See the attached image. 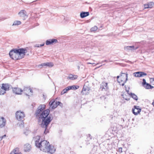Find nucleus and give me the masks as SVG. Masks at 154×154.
<instances>
[{
	"instance_id": "obj_1",
	"label": "nucleus",
	"mask_w": 154,
	"mask_h": 154,
	"mask_svg": "<svg viewBox=\"0 0 154 154\" xmlns=\"http://www.w3.org/2000/svg\"><path fill=\"white\" fill-rule=\"evenodd\" d=\"M45 105H42L39 106L36 111L35 115L38 119V124L42 128H45L44 133L48 132V127L52 119V118L49 115L50 110L48 109L44 110Z\"/></svg>"
},
{
	"instance_id": "obj_2",
	"label": "nucleus",
	"mask_w": 154,
	"mask_h": 154,
	"mask_svg": "<svg viewBox=\"0 0 154 154\" xmlns=\"http://www.w3.org/2000/svg\"><path fill=\"white\" fill-rule=\"evenodd\" d=\"M40 150L45 152H49L51 154L54 152L55 149L53 146H51L48 142L46 140H43L41 143L40 146Z\"/></svg>"
},
{
	"instance_id": "obj_3",
	"label": "nucleus",
	"mask_w": 154,
	"mask_h": 154,
	"mask_svg": "<svg viewBox=\"0 0 154 154\" xmlns=\"http://www.w3.org/2000/svg\"><path fill=\"white\" fill-rule=\"evenodd\" d=\"M128 75L125 73H122L120 76H117V81L122 86L124 85L125 83L128 80Z\"/></svg>"
},
{
	"instance_id": "obj_4",
	"label": "nucleus",
	"mask_w": 154,
	"mask_h": 154,
	"mask_svg": "<svg viewBox=\"0 0 154 154\" xmlns=\"http://www.w3.org/2000/svg\"><path fill=\"white\" fill-rule=\"evenodd\" d=\"M15 51L17 55V57L18 60L20 59L23 58L25 54L27 52V50L23 48L15 49Z\"/></svg>"
},
{
	"instance_id": "obj_5",
	"label": "nucleus",
	"mask_w": 154,
	"mask_h": 154,
	"mask_svg": "<svg viewBox=\"0 0 154 154\" xmlns=\"http://www.w3.org/2000/svg\"><path fill=\"white\" fill-rule=\"evenodd\" d=\"M10 86L7 84H2L0 85V95H4L7 91L9 90Z\"/></svg>"
},
{
	"instance_id": "obj_6",
	"label": "nucleus",
	"mask_w": 154,
	"mask_h": 154,
	"mask_svg": "<svg viewBox=\"0 0 154 154\" xmlns=\"http://www.w3.org/2000/svg\"><path fill=\"white\" fill-rule=\"evenodd\" d=\"M15 116L17 120L20 121L23 119L25 117V115L23 112L18 111L16 112Z\"/></svg>"
},
{
	"instance_id": "obj_7",
	"label": "nucleus",
	"mask_w": 154,
	"mask_h": 154,
	"mask_svg": "<svg viewBox=\"0 0 154 154\" xmlns=\"http://www.w3.org/2000/svg\"><path fill=\"white\" fill-rule=\"evenodd\" d=\"M23 92L27 96H30L32 95V91L29 87H24L23 90Z\"/></svg>"
},
{
	"instance_id": "obj_8",
	"label": "nucleus",
	"mask_w": 154,
	"mask_h": 154,
	"mask_svg": "<svg viewBox=\"0 0 154 154\" xmlns=\"http://www.w3.org/2000/svg\"><path fill=\"white\" fill-rule=\"evenodd\" d=\"M9 54L10 57L13 60H18L17 57V55L16 52L15 51V49L14 48L11 50L10 51Z\"/></svg>"
},
{
	"instance_id": "obj_9",
	"label": "nucleus",
	"mask_w": 154,
	"mask_h": 154,
	"mask_svg": "<svg viewBox=\"0 0 154 154\" xmlns=\"http://www.w3.org/2000/svg\"><path fill=\"white\" fill-rule=\"evenodd\" d=\"M141 109L139 106H134L132 109L133 113L135 115H137L139 114L141 111Z\"/></svg>"
},
{
	"instance_id": "obj_10",
	"label": "nucleus",
	"mask_w": 154,
	"mask_h": 154,
	"mask_svg": "<svg viewBox=\"0 0 154 154\" xmlns=\"http://www.w3.org/2000/svg\"><path fill=\"white\" fill-rule=\"evenodd\" d=\"M19 16L23 18V20H25L28 17L27 13L25 10H22L18 13Z\"/></svg>"
},
{
	"instance_id": "obj_11",
	"label": "nucleus",
	"mask_w": 154,
	"mask_h": 154,
	"mask_svg": "<svg viewBox=\"0 0 154 154\" xmlns=\"http://www.w3.org/2000/svg\"><path fill=\"white\" fill-rule=\"evenodd\" d=\"M109 89L108 83L105 82H103L101 84L100 89L102 91H106Z\"/></svg>"
},
{
	"instance_id": "obj_12",
	"label": "nucleus",
	"mask_w": 154,
	"mask_h": 154,
	"mask_svg": "<svg viewBox=\"0 0 154 154\" xmlns=\"http://www.w3.org/2000/svg\"><path fill=\"white\" fill-rule=\"evenodd\" d=\"M34 140L36 146L37 147L40 146L41 143L42 141V140H40V137L39 136H36L34 138Z\"/></svg>"
},
{
	"instance_id": "obj_13",
	"label": "nucleus",
	"mask_w": 154,
	"mask_h": 154,
	"mask_svg": "<svg viewBox=\"0 0 154 154\" xmlns=\"http://www.w3.org/2000/svg\"><path fill=\"white\" fill-rule=\"evenodd\" d=\"M133 75L136 77H140L146 75L147 74L143 72H139L134 73Z\"/></svg>"
},
{
	"instance_id": "obj_14",
	"label": "nucleus",
	"mask_w": 154,
	"mask_h": 154,
	"mask_svg": "<svg viewBox=\"0 0 154 154\" xmlns=\"http://www.w3.org/2000/svg\"><path fill=\"white\" fill-rule=\"evenodd\" d=\"M57 42V39H50L47 40L46 42V45H50L53 44H55Z\"/></svg>"
},
{
	"instance_id": "obj_15",
	"label": "nucleus",
	"mask_w": 154,
	"mask_h": 154,
	"mask_svg": "<svg viewBox=\"0 0 154 154\" xmlns=\"http://www.w3.org/2000/svg\"><path fill=\"white\" fill-rule=\"evenodd\" d=\"M13 91L14 93L16 94H20L23 91L20 88H13Z\"/></svg>"
},
{
	"instance_id": "obj_16",
	"label": "nucleus",
	"mask_w": 154,
	"mask_h": 154,
	"mask_svg": "<svg viewBox=\"0 0 154 154\" xmlns=\"http://www.w3.org/2000/svg\"><path fill=\"white\" fill-rule=\"evenodd\" d=\"M6 123V120L3 117H0V128H2L4 127Z\"/></svg>"
},
{
	"instance_id": "obj_17",
	"label": "nucleus",
	"mask_w": 154,
	"mask_h": 154,
	"mask_svg": "<svg viewBox=\"0 0 154 154\" xmlns=\"http://www.w3.org/2000/svg\"><path fill=\"white\" fill-rule=\"evenodd\" d=\"M31 149V146L29 143H26L24 145V150L26 152L29 151Z\"/></svg>"
},
{
	"instance_id": "obj_18",
	"label": "nucleus",
	"mask_w": 154,
	"mask_h": 154,
	"mask_svg": "<svg viewBox=\"0 0 154 154\" xmlns=\"http://www.w3.org/2000/svg\"><path fill=\"white\" fill-rule=\"evenodd\" d=\"M48 66L49 67H51L53 66L54 64L53 63L51 62H49L47 63H43L38 65V67H40L41 66Z\"/></svg>"
},
{
	"instance_id": "obj_19",
	"label": "nucleus",
	"mask_w": 154,
	"mask_h": 154,
	"mask_svg": "<svg viewBox=\"0 0 154 154\" xmlns=\"http://www.w3.org/2000/svg\"><path fill=\"white\" fill-rule=\"evenodd\" d=\"M89 90V88L86 86L84 85L83 87L82 90V93L83 94H86L87 93H88V91Z\"/></svg>"
},
{
	"instance_id": "obj_20",
	"label": "nucleus",
	"mask_w": 154,
	"mask_h": 154,
	"mask_svg": "<svg viewBox=\"0 0 154 154\" xmlns=\"http://www.w3.org/2000/svg\"><path fill=\"white\" fill-rule=\"evenodd\" d=\"M154 5V3L152 2H151L148 3L147 5H144V8H151L153 7Z\"/></svg>"
},
{
	"instance_id": "obj_21",
	"label": "nucleus",
	"mask_w": 154,
	"mask_h": 154,
	"mask_svg": "<svg viewBox=\"0 0 154 154\" xmlns=\"http://www.w3.org/2000/svg\"><path fill=\"white\" fill-rule=\"evenodd\" d=\"M138 48V47L135 48L133 46H126L125 47V49L126 50H135Z\"/></svg>"
},
{
	"instance_id": "obj_22",
	"label": "nucleus",
	"mask_w": 154,
	"mask_h": 154,
	"mask_svg": "<svg viewBox=\"0 0 154 154\" xmlns=\"http://www.w3.org/2000/svg\"><path fill=\"white\" fill-rule=\"evenodd\" d=\"M89 12H82L80 14V15L81 18H83L89 15Z\"/></svg>"
},
{
	"instance_id": "obj_23",
	"label": "nucleus",
	"mask_w": 154,
	"mask_h": 154,
	"mask_svg": "<svg viewBox=\"0 0 154 154\" xmlns=\"http://www.w3.org/2000/svg\"><path fill=\"white\" fill-rule=\"evenodd\" d=\"M78 77V76L77 75H73L72 74H70L68 77V79H69L73 80H75L76 79H77Z\"/></svg>"
},
{
	"instance_id": "obj_24",
	"label": "nucleus",
	"mask_w": 154,
	"mask_h": 154,
	"mask_svg": "<svg viewBox=\"0 0 154 154\" xmlns=\"http://www.w3.org/2000/svg\"><path fill=\"white\" fill-rule=\"evenodd\" d=\"M128 92H129V91H127V92H128V94L129 95H130L131 96V97L133 98L134 99L136 100H138V97L136 95L132 93H131L129 94V93Z\"/></svg>"
},
{
	"instance_id": "obj_25",
	"label": "nucleus",
	"mask_w": 154,
	"mask_h": 154,
	"mask_svg": "<svg viewBox=\"0 0 154 154\" xmlns=\"http://www.w3.org/2000/svg\"><path fill=\"white\" fill-rule=\"evenodd\" d=\"M55 106H52V109H54L56 108L58 105H60L61 107H62L63 106V104L62 103H61L60 102L56 101V102H55Z\"/></svg>"
},
{
	"instance_id": "obj_26",
	"label": "nucleus",
	"mask_w": 154,
	"mask_h": 154,
	"mask_svg": "<svg viewBox=\"0 0 154 154\" xmlns=\"http://www.w3.org/2000/svg\"><path fill=\"white\" fill-rule=\"evenodd\" d=\"M68 87L69 88V90L70 89H76L79 88V86H78L72 85L68 86Z\"/></svg>"
},
{
	"instance_id": "obj_27",
	"label": "nucleus",
	"mask_w": 154,
	"mask_h": 154,
	"mask_svg": "<svg viewBox=\"0 0 154 154\" xmlns=\"http://www.w3.org/2000/svg\"><path fill=\"white\" fill-rule=\"evenodd\" d=\"M18 150V149L17 148H16L14 149L12 151L10 154H21L20 153L18 152L17 151Z\"/></svg>"
},
{
	"instance_id": "obj_28",
	"label": "nucleus",
	"mask_w": 154,
	"mask_h": 154,
	"mask_svg": "<svg viewBox=\"0 0 154 154\" xmlns=\"http://www.w3.org/2000/svg\"><path fill=\"white\" fill-rule=\"evenodd\" d=\"M21 24V22L20 21L16 20L14 21L13 24L12 26H15V25H20Z\"/></svg>"
},
{
	"instance_id": "obj_29",
	"label": "nucleus",
	"mask_w": 154,
	"mask_h": 154,
	"mask_svg": "<svg viewBox=\"0 0 154 154\" xmlns=\"http://www.w3.org/2000/svg\"><path fill=\"white\" fill-rule=\"evenodd\" d=\"M69 90V88H68V87H67L65 89H64L62 91L61 93V95H63L65 93H66L67 91H68Z\"/></svg>"
},
{
	"instance_id": "obj_30",
	"label": "nucleus",
	"mask_w": 154,
	"mask_h": 154,
	"mask_svg": "<svg viewBox=\"0 0 154 154\" xmlns=\"http://www.w3.org/2000/svg\"><path fill=\"white\" fill-rule=\"evenodd\" d=\"M49 104L50 105V106L51 107L52 106H55V101H53L52 102L51 101L49 103Z\"/></svg>"
},
{
	"instance_id": "obj_31",
	"label": "nucleus",
	"mask_w": 154,
	"mask_h": 154,
	"mask_svg": "<svg viewBox=\"0 0 154 154\" xmlns=\"http://www.w3.org/2000/svg\"><path fill=\"white\" fill-rule=\"evenodd\" d=\"M97 29V27L96 26H94V27L91 28V32H94L96 31Z\"/></svg>"
},
{
	"instance_id": "obj_32",
	"label": "nucleus",
	"mask_w": 154,
	"mask_h": 154,
	"mask_svg": "<svg viewBox=\"0 0 154 154\" xmlns=\"http://www.w3.org/2000/svg\"><path fill=\"white\" fill-rule=\"evenodd\" d=\"M150 86V85L148 83H146V85H145L144 87L147 89H149V87Z\"/></svg>"
},
{
	"instance_id": "obj_33",
	"label": "nucleus",
	"mask_w": 154,
	"mask_h": 154,
	"mask_svg": "<svg viewBox=\"0 0 154 154\" xmlns=\"http://www.w3.org/2000/svg\"><path fill=\"white\" fill-rule=\"evenodd\" d=\"M44 43L43 44L41 45H39V44H36L34 46V47H40L41 46H43L44 45Z\"/></svg>"
},
{
	"instance_id": "obj_34",
	"label": "nucleus",
	"mask_w": 154,
	"mask_h": 154,
	"mask_svg": "<svg viewBox=\"0 0 154 154\" xmlns=\"http://www.w3.org/2000/svg\"><path fill=\"white\" fill-rule=\"evenodd\" d=\"M151 83L153 85H154V78H152L150 79Z\"/></svg>"
},
{
	"instance_id": "obj_35",
	"label": "nucleus",
	"mask_w": 154,
	"mask_h": 154,
	"mask_svg": "<svg viewBox=\"0 0 154 154\" xmlns=\"http://www.w3.org/2000/svg\"><path fill=\"white\" fill-rule=\"evenodd\" d=\"M143 86H144L147 83L146 82V80L144 79H143Z\"/></svg>"
},
{
	"instance_id": "obj_36",
	"label": "nucleus",
	"mask_w": 154,
	"mask_h": 154,
	"mask_svg": "<svg viewBox=\"0 0 154 154\" xmlns=\"http://www.w3.org/2000/svg\"><path fill=\"white\" fill-rule=\"evenodd\" d=\"M5 136H6L5 135H4L0 137V141H1L2 140V139H3V137H5Z\"/></svg>"
},
{
	"instance_id": "obj_37",
	"label": "nucleus",
	"mask_w": 154,
	"mask_h": 154,
	"mask_svg": "<svg viewBox=\"0 0 154 154\" xmlns=\"http://www.w3.org/2000/svg\"><path fill=\"white\" fill-rule=\"evenodd\" d=\"M153 87L151 85H150V87H149V89H152L153 88Z\"/></svg>"
},
{
	"instance_id": "obj_38",
	"label": "nucleus",
	"mask_w": 154,
	"mask_h": 154,
	"mask_svg": "<svg viewBox=\"0 0 154 154\" xmlns=\"http://www.w3.org/2000/svg\"><path fill=\"white\" fill-rule=\"evenodd\" d=\"M87 64H94V63H89V62H88L87 63Z\"/></svg>"
},
{
	"instance_id": "obj_39",
	"label": "nucleus",
	"mask_w": 154,
	"mask_h": 154,
	"mask_svg": "<svg viewBox=\"0 0 154 154\" xmlns=\"http://www.w3.org/2000/svg\"><path fill=\"white\" fill-rule=\"evenodd\" d=\"M104 62H107V60H105L104 61H102V63H103Z\"/></svg>"
},
{
	"instance_id": "obj_40",
	"label": "nucleus",
	"mask_w": 154,
	"mask_h": 154,
	"mask_svg": "<svg viewBox=\"0 0 154 154\" xmlns=\"http://www.w3.org/2000/svg\"><path fill=\"white\" fill-rule=\"evenodd\" d=\"M152 104L154 106V101L152 102Z\"/></svg>"
},
{
	"instance_id": "obj_41",
	"label": "nucleus",
	"mask_w": 154,
	"mask_h": 154,
	"mask_svg": "<svg viewBox=\"0 0 154 154\" xmlns=\"http://www.w3.org/2000/svg\"><path fill=\"white\" fill-rule=\"evenodd\" d=\"M78 69H79L80 67H79V66H78Z\"/></svg>"
},
{
	"instance_id": "obj_42",
	"label": "nucleus",
	"mask_w": 154,
	"mask_h": 154,
	"mask_svg": "<svg viewBox=\"0 0 154 154\" xmlns=\"http://www.w3.org/2000/svg\"><path fill=\"white\" fill-rule=\"evenodd\" d=\"M125 99L127 100H128V99H127V98H125Z\"/></svg>"
},
{
	"instance_id": "obj_43",
	"label": "nucleus",
	"mask_w": 154,
	"mask_h": 154,
	"mask_svg": "<svg viewBox=\"0 0 154 154\" xmlns=\"http://www.w3.org/2000/svg\"><path fill=\"white\" fill-rule=\"evenodd\" d=\"M120 149H121V150H122V148H120Z\"/></svg>"
},
{
	"instance_id": "obj_44",
	"label": "nucleus",
	"mask_w": 154,
	"mask_h": 154,
	"mask_svg": "<svg viewBox=\"0 0 154 154\" xmlns=\"http://www.w3.org/2000/svg\"><path fill=\"white\" fill-rule=\"evenodd\" d=\"M24 134H26V135H27L26 134V133H25Z\"/></svg>"
}]
</instances>
